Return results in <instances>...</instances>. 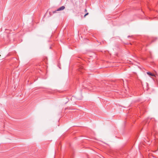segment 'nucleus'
I'll return each instance as SVG.
<instances>
[{
	"label": "nucleus",
	"mask_w": 158,
	"mask_h": 158,
	"mask_svg": "<svg viewBox=\"0 0 158 158\" xmlns=\"http://www.w3.org/2000/svg\"><path fill=\"white\" fill-rule=\"evenodd\" d=\"M65 7L64 6H62L60 7L57 10H58V11L62 10H64L65 9Z\"/></svg>",
	"instance_id": "1"
},
{
	"label": "nucleus",
	"mask_w": 158,
	"mask_h": 158,
	"mask_svg": "<svg viewBox=\"0 0 158 158\" xmlns=\"http://www.w3.org/2000/svg\"><path fill=\"white\" fill-rule=\"evenodd\" d=\"M147 74L148 75H149V76H154V74H152V73H151L150 72H147Z\"/></svg>",
	"instance_id": "2"
},
{
	"label": "nucleus",
	"mask_w": 158,
	"mask_h": 158,
	"mask_svg": "<svg viewBox=\"0 0 158 158\" xmlns=\"http://www.w3.org/2000/svg\"><path fill=\"white\" fill-rule=\"evenodd\" d=\"M149 122V118H148L146 119L144 121V122H145V123H148Z\"/></svg>",
	"instance_id": "3"
},
{
	"label": "nucleus",
	"mask_w": 158,
	"mask_h": 158,
	"mask_svg": "<svg viewBox=\"0 0 158 158\" xmlns=\"http://www.w3.org/2000/svg\"><path fill=\"white\" fill-rule=\"evenodd\" d=\"M88 14H89V13H86V14H85V15H84V17H85V16H86V15H88Z\"/></svg>",
	"instance_id": "4"
},
{
	"label": "nucleus",
	"mask_w": 158,
	"mask_h": 158,
	"mask_svg": "<svg viewBox=\"0 0 158 158\" xmlns=\"http://www.w3.org/2000/svg\"><path fill=\"white\" fill-rule=\"evenodd\" d=\"M57 11H58V10H55V11H53L52 12V13H53V14L55 13H56V12H57Z\"/></svg>",
	"instance_id": "5"
},
{
	"label": "nucleus",
	"mask_w": 158,
	"mask_h": 158,
	"mask_svg": "<svg viewBox=\"0 0 158 158\" xmlns=\"http://www.w3.org/2000/svg\"><path fill=\"white\" fill-rule=\"evenodd\" d=\"M79 71H80L81 72H82V69L81 68H80L79 69Z\"/></svg>",
	"instance_id": "6"
},
{
	"label": "nucleus",
	"mask_w": 158,
	"mask_h": 158,
	"mask_svg": "<svg viewBox=\"0 0 158 158\" xmlns=\"http://www.w3.org/2000/svg\"><path fill=\"white\" fill-rule=\"evenodd\" d=\"M87 10H86V9H85V12H87Z\"/></svg>",
	"instance_id": "7"
},
{
	"label": "nucleus",
	"mask_w": 158,
	"mask_h": 158,
	"mask_svg": "<svg viewBox=\"0 0 158 158\" xmlns=\"http://www.w3.org/2000/svg\"><path fill=\"white\" fill-rule=\"evenodd\" d=\"M69 100H68V101H67L66 102H65V103H67L68 102Z\"/></svg>",
	"instance_id": "8"
},
{
	"label": "nucleus",
	"mask_w": 158,
	"mask_h": 158,
	"mask_svg": "<svg viewBox=\"0 0 158 158\" xmlns=\"http://www.w3.org/2000/svg\"><path fill=\"white\" fill-rule=\"evenodd\" d=\"M130 37V36L129 35V36H128V38Z\"/></svg>",
	"instance_id": "9"
},
{
	"label": "nucleus",
	"mask_w": 158,
	"mask_h": 158,
	"mask_svg": "<svg viewBox=\"0 0 158 158\" xmlns=\"http://www.w3.org/2000/svg\"><path fill=\"white\" fill-rule=\"evenodd\" d=\"M121 81H123V80H121Z\"/></svg>",
	"instance_id": "10"
},
{
	"label": "nucleus",
	"mask_w": 158,
	"mask_h": 158,
	"mask_svg": "<svg viewBox=\"0 0 158 158\" xmlns=\"http://www.w3.org/2000/svg\"><path fill=\"white\" fill-rule=\"evenodd\" d=\"M153 41H154L152 40V42H151V43L152 42H153Z\"/></svg>",
	"instance_id": "11"
},
{
	"label": "nucleus",
	"mask_w": 158,
	"mask_h": 158,
	"mask_svg": "<svg viewBox=\"0 0 158 158\" xmlns=\"http://www.w3.org/2000/svg\"><path fill=\"white\" fill-rule=\"evenodd\" d=\"M144 123V122H143V123Z\"/></svg>",
	"instance_id": "12"
},
{
	"label": "nucleus",
	"mask_w": 158,
	"mask_h": 158,
	"mask_svg": "<svg viewBox=\"0 0 158 158\" xmlns=\"http://www.w3.org/2000/svg\"><path fill=\"white\" fill-rule=\"evenodd\" d=\"M152 118L151 119H150V120H152Z\"/></svg>",
	"instance_id": "13"
}]
</instances>
